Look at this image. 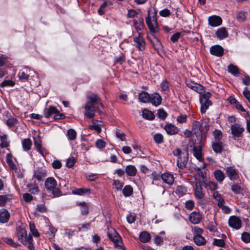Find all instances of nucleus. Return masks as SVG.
<instances>
[{
    "label": "nucleus",
    "mask_w": 250,
    "mask_h": 250,
    "mask_svg": "<svg viewBox=\"0 0 250 250\" xmlns=\"http://www.w3.org/2000/svg\"><path fill=\"white\" fill-rule=\"evenodd\" d=\"M161 178L165 183L171 185L174 182L173 175L169 173H165L161 175Z\"/></svg>",
    "instance_id": "nucleus-22"
},
{
    "label": "nucleus",
    "mask_w": 250,
    "mask_h": 250,
    "mask_svg": "<svg viewBox=\"0 0 250 250\" xmlns=\"http://www.w3.org/2000/svg\"><path fill=\"white\" fill-rule=\"evenodd\" d=\"M27 187L29 189V191L32 194H35L40 191L38 186L35 184H28Z\"/></svg>",
    "instance_id": "nucleus-46"
},
{
    "label": "nucleus",
    "mask_w": 250,
    "mask_h": 250,
    "mask_svg": "<svg viewBox=\"0 0 250 250\" xmlns=\"http://www.w3.org/2000/svg\"><path fill=\"white\" fill-rule=\"evenodd\" d=\"M193 155L200 162L204 160L202 154V148L200 146H194L193 148Z\"/></svg>",
    "instance_id": "nucleus-21"
},
{
    "label": "nucleus",
    "mask_w": 250,
    "mask_h": 250,
    "mask_svg": "<svg viewBox=\"0 0 250 250\" xmlns=\"http://www.w3.org/2000/svg\"><path fill=\"white\" fill-rule=\"evenodd\" d=\"M57 181L53 177L48 178L45 181V187L48 190L52 191L53 197L61 196L62 193L60 189L56 188Z\"/></svg>",
    "instance_id": "nucleus-2"
},
{
    "label": "nucleus",
    "mask_w": 250,
    "mask_h": 250,
    "mask_svg": "<svg viewBox=\"0 0 250 250\" xmlns=\"http://www.w3.org/2000/svg\"><path fill=\"white\" fill-rule=\"evenodd\" d=\"M34 75H36L37 79L39 78L38 75L36 73L35 71L31 70L27 67H25L20 70L18 74V77L20 81L22 82H24L29 79V77L32 78L34 77Z\"/></svg>",
    "instance_id": "nucleus-3"
},
{
    "label": "nucleus",
    "mask_w": 250,
    "mask_h": 250,
    "mask_svg": "<svg viewBox=\"0 0 250 250\" xmlns=\"http://www.w3.org/2000/svg\"><path fill=\"white\" fill-rule=\"evenodd\" d=\"M236 16V19L240 21H244L246 18V13L243 11L238 12Z\"/></svg>",
    "instance_id": "nucleus-58"
},
{
    "label": "nucleus",
    "mask_w": 250,
    "mask_h": 250,
    "mask_svg": "<svg viewBox=\"0 0 250 250\" xmlns=\"http://www.w3.org/2000/svg\"><path fill=\"white\" fill-rule=\"evenodd\" d=\"M139 239L142 242L146 243L150 240L151 236L147 231H142L139 235Z\"/></svg>",
    "instance_id": "nucleus-32"
},
{
    "label": "nucleus",
    "mask_w": 250,
    "mask_h": 250,
    "mask_svg": "<svg viewBox=\"0 0 250 250\" xmlns=\"http://www.w3.org/2000/svg\"><path fill=\"white\" fill-rule=\"evenodd\" d=\"M203 232V230L201 228L196 226L193 228V233L194 236H201Z\"/></svg>",
    "instance_id": "nucleus-62"
},
{
    "label": "nucleus",
    "mask_w": 250,
    "mask_h": 250,
    "mask_svg": "<svg viewBox=\"0 0 250 250\" xmlns=\"http://www.w3.org/2000/svg\"><path fill=\"white\" fill-rule=\"evenodd\" d=\"M187 116L186 115L181 114L177 117V121L180 124H182L186 123L187 122Z\"/></svg>",
    "instance_id": "nucleus-64"
},
{
    "label": "nucleus",
    "mask_w": 250,
    "mask_h": 250,
    "mask_svg": "<svg viewBox=\"0 0 250 250\" xmlns=\"http://www.w3.org/2000/svg\"><path fill=\"white\" fill-rule=\"evenodd\" d=\"M194 207V202L192 200H188L185 203V208L188 210H192Z\"/></svg>",
    "instance_id": "nucleus-61"
},
{
    "label": "nucleus",
    "mask_w": 250,
    "mask_h": 250,
    "mask_svg": "<svg viewBox=\"0 0 250 250\" xmlns=\"http://www.w3.org/2000/svg\"><path fill=\"white\" fill-rule=\"evenodd\" d=\"M91 190L90 188H80L75 189L73 192L74 194L79 195H84L89 194Z\"/></svg>",
    "instance_id": "nucleus-38"
},
{
    "label": "nucleus",
    "mask_w": 250,
    "mask_h": 250,
    "mask_svg": "<svg viewBox=\"0 0 250 250\" xmlns=\"http://www.w3.org/2000/svg\"><path fill=\"white\" fill-rule=\"evenodd\" d=\"M29 228L32 235L35 237H38L40 236V234L38 232L37 229H36L35 225L34 223H30Z\"/></svg>",
    "instance_id": "nucleus-54"
},
{
    "label": "nucleus",
    "mask_w": 250,
    "mask_h": 250,
    "mask_svg": "<svg viewBox=\"0 0 250 250\" xmlns=\"http://www.w3.org/2000/svg\"><path fill=\"white\" fill-rule=\"evenodd\" d=\"M210 96V93L208 92L200 96V102L201 104V112L202 114L205 113L208 107L212 104L211 101L209 100Z\"/></svg>",
    "instance_id": "nucleus-6"
},
{
    "label": "nucleus",
    "mask_w": 250,
    "mask_h": 250,
    "mask_svg": "<svg viewBox=\"0 0 250 250\" xmlns=\"http://www.w3.org/2000/svg\"><path fill=\"white\" fill-rule=\"evenodd\" d=\"M214 176L215 179L219 182H222L225 177L224 172L219 169L214 171Z\"/></svg>",
    "instance_id": "nucleus-34"
},
{
    "label": "nucleus",
    "mask_w": 250,
    "mask_h": 250,
    "mask_svg": "<svg viewBox=\"0 0 250 250\" xmlns=\"http://www.w3.org/2000/svg\"><path fill=\"white\" fill-rule=\"evenodd\" d=\"M146 24L150 31L153 33H155L158 31V23L156 18L155 16H153L151 19L150 16H148L146 18Z\"/></svg>",
    "instance_id": "nucleus-7"
},
{
    "label": "nucleus",
    "mask_w": 250,
    "mask_h": 250,
    "mask_svg": "<svg viewBox=\"0 0 250 250\" xmlns=\"http://www.w3.org/2000/svg\"><path fill=\"white\" fill-rule=\"evenodd\" d=\"M142 116L144 119L150 121L153 120L155 118L153 113L146 109L143 110Z\"/></svg>",
    "instance_id": "nucleus-35"
},
{
    "label": "nucleus",
    "mask_w": 250,
    "mask_h": 250,
    "mask_svg": "<svg viewBox=\"0 0 250 250\" xmlns=\"http://www.w3.org/2000/svg\"><path fill=\"white\" fill-rule=\"evenodd\" d=\"M228 72L233 75H236L239 74V69L238 67L232 64L228 66Z\"/></svg>",
    "instance_id": "nucleus-48"
},
{
    "label": "nucleus",
    "mask_w": 250,
    "mask_h": 250,
    "mask_svg": "<svg viewBox=\"0 0 250 250\" xmlns=\"http://www.w3.org/2000/svg\"><path fill=\"white\" fill-rule=\"evenodd\" d=\"M2 240L8 245L14 248H17L19 246V244L18 242H15L13 239L7 237H3Z\"/></svg>",
    "instance_id": "nucleus-44"
},
{
    "label": "nucleus",
    "mask_w": 250,
    "mask_h": 250,
    "mask_svg": "<svg viewBox=\"0 0 250 250\" xmlns=\"http://www.w3.org/2000/svg\"><path fill=\"white\" fill-rule=\"evenodd\" d=\"M230 129L232 136L237 138L242 137V134L245 131L244 127L238 124L231 125Z\"/></svg>",
    "instance_id": "nucleus-9"
},
{
    "label": "nucleus",
    "mask_w": 250,
    "mask_h": 250,
    "mask_svg": "<svg viewBox=\"0 0 250 250\" xmlns=\"http://www.w3.org/2000/svg\"><path fill=\"white\" fill-rule=\"evenodd\" d=\"M228 223L230 227L235 229H239L242 226L241 220L236 216L229 217Z\"/></svg>",
    "instance_id": "nucleus-10"
},
{
    "label": "nucleus",
    "mask_w": 250,
    "mask_h": 250,
    "mask_svg": "<svg viewBox=\"0 0 250 250\" xmlns=\"http://www.w3.org/2000/svg\"><path fill=\"white\" fill-rule=\"evenodd\" d=\"M17 236L19 241L24 245H27L28 241L33 240L32 236L27 233L26 229L20 226L17 227Z\"/></svg>",
    "instance_id": "nucleus-5"
},
{
    "label": "nucleus",
    "mask_w": 250,
    "mask_h": 250,
    "mask_svg": "<svg viewBox=\"0 0 250 250\" xmlns=\"http://www.w3.org/2000/svg\"><path fill=\"white\" fill-rule=\"evenodd\" d=\"M224 238H226V235L225 234H223L222 235V237H221L222 239H214V241H213L214 245L219 246V247H223L225 244V242L223 240V239Z\"/></svg>",
    "instance_id": "nucleus-49"
},
{
    "label": "nucleus",
    "mask_w": 250,
    "mask_h": 250,
    "mask_svg": "<svg viewBox=\"0 0 250 250\" xmlns=\"http://www.w3.org/2000/svg\"><path fill=\"white\" fill-rule=\"evenodd\" d=\"M213 150L216 153H221L223 149V145L221 142L217 141L214 143L212 146Z\"/></svg>",
    "instance_id": "nucleus-42"
},
{
    "label": "nucleus",
    "mask_w": 250,
    "mask_h": 250,
    "mask_svg": "<svg viewBox=\"0 0 250 250\" xmlns=\"http://www.w3.org/2000/svg\"><path fill=\"white\" fill-rule=\"evenodd\" d=\"M193 241H194V242L197 246H203V245H204L206 243V240L205 238L202 235L194 236Z\"/></svg>",
    "instance_id": "nucleus-37"
},
{
    "label": "nucleus",
    "mask_w": 250,
    "mask_h": 250,
    "mask_svg": "<svg viewBox=\"0 0 250 250\" xmlns=\"http://www.w3.org/2000/svg\"><path fill=\"white\" fill-rule=\"evenodd\" d=\"M202 219V215L198 212L193 211L189 216V220L193 224H199Z\"/></svg>",
    "instance_id": "nucleus-13"
},
{
    "label": "nucleus",
    "mask_w": 250,
    "mask_h": 250,
    "mask_svg": "<svg viewBox=\"0 0 250 250\" xmlns=\"http://www.w3.org/2000/svg\"><path fill=\"white\" fill-rule=\"evenodd\" d=\"M134 45L140 50L143 51L145 49L146 42L143 37H141V33H139L138 36L133 39Z\"/></svg>",
    "instance_id": "nucleus-12"
},
{
    "label": "nucleus",
    "mask_w": 250,
    "mask_h": 250,
    "mask_svg": "<svg viewBox=\"0 0 250 250\" xmlns=\"http://www.w3.org/2000/svg\"><path fill=\"white\" fill-rule=\"evenodd\" d=\"M45 175L46 171L43 168H38L34 170L33 176L39 181H42Z\"/></svg>",
    "instance_id": "nucleus-16"
},
{
    "label": "nucleus",
    "mask_w": 250,
    "mask_h": 250,
    "mask_svg": "<svg viewBox=\"0 0 250 250\" xmlns=\"http://www.w3.org/2000/svg\"><path fill=\"white\" fill-rule=\"evenodd\" d=\"M79 205L81 207V211L82 215H87L88 213V207L84 202L79 203Z\"/></svg>",
    "instance_id": "nucleus-50"
},
{
    "label": "nucleus",
    "mask_w": 250,
    "mask_h": 250,
    "mask_svg": "<svg viewBox=\"0 0 250 250\" xmlns=\"http://www.w3.org/2000/svg\"><path fill=\"white\" fill-rule=\"evenodd\" d=\"M95 145L98 148L102 149L105 147L106 143L103 140L98 139L96 142Z\"/></svg>",
    "instance_id": "nucleus-59"
},
{
    "label": "nucleus",
    "mask_w": 250,
    "mask_h": 250,
    "mask_svg": "<svg viewBox=\"0 0 250 250\" xmlns=\"http://www.w3.org/2000/svg\"><path fill=\"white\" fill-rule=\"evenodd\" d=\"M150 103H151L153 105L156 106H158L161 104L162 97L160 94L155 93L152 95H150Z\"/></svg>",
    "instance_id": "nucleus-18"
},
{
    "label": "nucleus",
    "mask_w": 250,
    "mask_h": 250,
    "mask_svg": "<svg viewBox=\"0 0 250 250\" xmlns=\"http://www.w3.org/2000/svg\"><path fill=\"white\" fill-rule=\"evenodd\" d=\"M194 194L195 197L197 199H202L204 198V194L203 192V188L199 184H196Z\"/></svg>",
    "instance_id": "nucleus-26"
},
{
    "label": "nucleus",
    "mask_w": 250,
    "mask_h": 250,
    "mask_svg": "<svg viewBox=\"0 0 250 250\" xmlns=\"http://www.w3.org/2000/svg\"><path fill=\"white\" fill-rule=\"evenodd\" d=\"M133 188L130 185L125 186L123 189V194L125 197H128L132 195Z\"/></svg>",
    "instance_id": "nucleus-45"
},
{
    "label": "nucleus",
    "mask_w": 250,
    "mask_h": 250,
    "mask_svg": "<svg viewBox=\"0 0 250 250\" xmlns=\"http://www.w3.org/2000/svg\"><path fill=\"white\" fill-rule=\"evenodd\" d=\"M10 214L7 210L2 208L0 210V222L6 223L9 220Z\"/></svg>",
    "instance_id": "nucleus-20"
},
{
    "label": "nucleus",
    "mask_w": 250,
    "mask_h": 250,
    "mask_svg": "<svg viewBox=\"0 0 250 250\" xmlns=\"http://www.w3.org/2000/svg\"><path fill=\"white\" fill-rule=\"evenodd\" d=\"M241 239L245 243H250V234L246 232H243L241 235Z\"/></svg>",
    "instance_id": "nucleus-57"
},
{
    "label": "nucleus",
    "mask_w": 250,
    "mask_h": 250,
    "mask_svg": "<svg viewBox=\"0 0 250 250\" xmlns=\"http://www.w3.org/2000/svg\"><path fill=\"white\" fill-rule=\"evenodd\" d=\"M188 153L186 152L178 157L177 165L179 168L184 169L186 167L188 161Z\"/></svg>",
    "instance_id": "nucleus-11"
},
{
    "label": "nucleus",
    "mask_w": 250,
    "mask_h": 250,
    "mask_svg": "<svg viewBox=\"0 0 250 250\" xmlns=\"http://www.w3.org/2000/svg\"><path fill=\"white\" fill-rule=\"evenodd\" d=\"M203 184L206 188L211 191H214L218 188V185L216 183L212 181H208L207 180L203 181Z\"/></svg>",
    "instance_id": "nucleus-23"
},
{
    "label": "nucleus",
    "mask_w": 250,
    "mask_h": 250,
    "mask_svg": "<svg viewBox=\"0 0 250 250\" xmlns=\"http://www.w3.org/2000/svg\"><path fill=\"white\" fill-rule=\"evenodd\" d=\"M155 40V42H154V46L155 49L157 51L160 50H162L163 48V45L160 40L155 36L154 37Z\"/></svg>",
    "instance_id": "nucleus-52"
},
{
    "label": "nucleus",
    "mask_w": 250,
    "mask_h": 250,
    "mask_svg": "<svg viewBox=\"0 0 250 250\" xmlns=\"http://www.w3.org/2000/svg\"><path fill=\"white\" fill-rule=\"evenodd\" d=\"M113 185L117 190H119L122 189L124 186V183L118 180H114Z\"/></svg>",
    "instance_id": "nucleus-55"
},
{
    "label": "nucleus",
    "mask_w": 250,
    "mask_h": 250,
    "mask_svg": "<svg viewBox=\"0 0 250 250\" xmlns=\"http://www.w3.org/2000/svg\"><path fill=\"white\" fill-rule=\"evenodd\" d=\"M153 139L155 142L157 144H162L164 142V137L162 134L158 133L153 136Z\"/></svg>",
    "instance_id": "nucleus-51"
},
{
    "label": "nucleus",
    "mask_w": 250,
    "mask_h": 250,
    "mask_svg": "<svg viewBox=\"0 0 250 250\" xmlns=\"http://www.w3.org/2000/svg\"><path fill=\"white\" fill-rule=\"evenodd\" d=\"M222 19L217 16H212L208 18V23L211 26H218L221 24Z\"/></svg>",
    "instance_id": "nucleus-17"
},
{
    "label": "nucleus",
    "mask_w": 250,
    "mask_h": 250,
    "mask_svg": "<svg viewBox=\"0 0 250 250\" xmlns=\"http://www.w3.org/2000/svg\"><path fill=\"white\" fill-rule=\"evenodd\" d=\"M192 130L195 134H202L201 125L199 121H195L192 124Z\"/></svg>",
    "instance_id": "nucleus-36"
},
{
    "label": "nucleus",
    "mask_w": 250,
    "mask_h": 250,
    "mask_svg": "<svg viewBox=\"0 0 250 250\" xmlns=\"http://www.w3.org/2000/svg\"><path fill=\"white\" fill-rule=\"evenodd\" d=\"M224 169L227 176L231 181H235L239 178V171L234 167H228Z\"/></svg>",
    "instance_id": "nucleus-8"
},
{
    "label": "nucleus",
    "mask_w": 250,
    "mask_h": 250,
    "mask_svg": "<svg viewBox=\"0 0 250 250\" xmlns=\"http://www.w3.org/2000/svg\"><path fill=\"white\" fill-rule=\"evenodd\" d=\"M107 235L110 240L114 243L115 247L123 249L122 238L114 229L108 228Z\"/></svg>",
    "instance_id": "nucleus-4"
},
{
    "label": "nucleus",
    "mask_w": 250,
    "mask_h": 250,
    "mask_svg": "<svg viewBox=\"0 0 250 250\" xmlns=\"http://www.w3.org/2000/svg\"><path fill=\"white\" fill-rule=\"evenodd\" d=\"M88 101L85 103L84 108L85 109L84 115L88 118L91 119L95 116V110L100 114L101 111L99 109L98 106H95L99 104L102 108H104V105L101 103L100 98L96 94L92 93L87 96Z\"/></svg>",
    "instance_id": "nucleus-1"
},
{
    "label": "nucleus",
    "mask_w": 250,
    "mask_h": 250,
    "mask_svg": "<svg viewBox=\"0 0 250 250\" xmlns=\"http://www.w3.org/2000/svg\"><path fill=\"white\" fill-rule=\"evenodd\" d=\"M58 112V109L53 106H49L44 110V116L46 118H49L53 114H56Z\"/></svg>",
    "instance_id": "nucleus-27"
},
{
    "label": "nucleus",
    "mask_w": 250,
    "mask_h": 250,
    "mask_svg": "<svg viewBox=\"0 0 250 250\" xmlns=\"http://www.w3.org/2000/svg\"><path fill=\"white\" fill-rule=\"evenodd\" d=\"M165 129L167 133L170 135H175L178 133L179 129L171 124H167L165 126Z\"/></svg>",
    "instance_id": "nucleus-19"
},
{
    "label": "nucleus",
    "mask_w": 250,
    "mask_h": 250,
    "mask_svg": "<svg viewBox=\"0 0 250 250\" xmlns=\"http://www.w3.org/2000/svg\"><path fill=\"white\" fill-rule=\"evenodd\" d=\"M32 144V141L30 139H24L22 142L23 149L25 151L30 150L31 149Z\"/></svg>",
    "instance_id": "nucleus-40"
},
{
    "label": "nucleus",
    "mask_w": 250,
    "mask_h": 250,
    "mask_svg": "<svg viewBox=\"0 0 250 250\" xmlns=\"http://www.w3.org/2000/svg\"><path fill=\"white\" fill-rule=\"evenodd\" d=\"M67 136L68 140L71 141L74 140L76 138L77 133L74 129H69L67 131Z\"/></svg>",
    "instance_id": "nucleus-47"
},
{
    "label": "nucleus",
    "mask_w": 250,
    "mask_h": 250,
    "mask_svg": "<svg viewBox=\"0 0 250 250\" xmlns=\"http://www.w3.org/2000/svg\"><path fill=\"white\" fill-rule=\"evenodd\" d=\"M229 103L233 105L237 109L241 111H245V109L241 105L239 102L234 98H230Z\"/></svg>",
    "instance_id": "nucleus-43"
},
{
    "label": "nucleus",
    "mask_w": 250,
    "mask_h": 250,
    "mask_svg": "<svg viewBox=\"0 0 250 250\" xmlns=\"http://www.w3.org/2000/svg\"><path fill=\"white\" fill-rule=\"evenodd\" d=\"M13 198V196L11 194L2 195L0 196V206H4L6 204L8 203Z\"/></svg>",
    "instance_id": "nucleus-29"
},
{
    "label": "nucleus",
    "mask_w": 250,
    "mask_h": 250,
    "mask_svg": "<svg viewBox=\"0 0 250 250\" xmlns=\"http://www.w3.org/2000/svg\"><path fill=\"white\" fill-rule=\"evenodd\" d=\"M125 171L128 176L133 177L136 174L137 169L134 166L128 165L126 167Z\"/></svg>",
    "instance_id": "nucleus-30"
},
{
    "label": "nucleus",
    "mask_w": 250,
    "mask_h": 250,
    "mask_svg": "<svg viewBox=\"0 0 250 250\" xmlns=\"http://www.w3.org/2000/svg\"><path fill=\"white\" fill-rule=\"evenodd\" d=\"M138 98L140 102L144 103H147L150 101V95L147 92L142 91L139 94Z\"/></svg>",
    "instance_id": "nucleus-25"
},
{
    "label": "nucleus",
    "mask_w": 250,
    "mask_h": 250,
    "mask_svg": "<svg viewBox=\"0 0 250 250\" xmlns=\"http://www.w3.org/2000/svg\"><path fill=\"white\" fill-rule=\"evenodd\" d=\"M213 197L216 201H217L218 207H220V206H222V204H224L225 200L222 197V195L220 194L218 191H214L213 192Z\"/></svg>",
    "instance_id": "nucleus-31"
},
{
    "label": "nucleus",
    "mask_w": 250,
    "mask_h": 250,
    "mask_svg": "<svg viewBox=\"0 0 250 250\" xmlns=\"http://www.w3.org/2000/svg\"><path fill=\"white\" fill-rule=\"evenodd\" d=\"M167 112L163 109H160L158 110V116L162 120H165L167 117Z\"/></svg>",
    "instance_id": "nucleus-60"
},
{
    "label": "nucleus",
    "mask_w": 250,
    "mask_h": 250,
    "mask_svg": "<svg viewBox=\"0 0 250 250\" xmlns=\"http://www.w3.org/2000/svg\"><path fill=\"white\" fill-rule=\"evenodd\" d=\"M15 84V83L11 80H4L3 82H1L0 83V86L1 87H6V86H13Z\"/></svg>",
    "instance_id": "nucleus-56"
},
{
    "label": "nucleus",
    "mask_w": 250,
    "mask_h": 250,
    "mask_svg": "<svg viewBox=\"0 0 250 250\" xmlns=\"http://www.w3.org/2000/svg\"><path fill=\"white\" fill-rule=\"evenodd\" d=\"M210 53L214 56L221 57L224 54V49L219 45H215L210 47Z\"/></svg>",
    "instance_id": "nucleus-14"
},
{
    "label": "nucleus",
    "mask_w": 250,
    "mask_h": 250,
    "mask_svg": "<svg viewBox=\"0 0 250 250\" xmlns=\"http://www.w3.org/2000/svg\"><path fill=\"white\" fill-rule=\"evenodd\" d=\"M231 189L235 194H242L243 189L240 186L234 184L231 186Z\"/></svg>",
    "instance_id": "nucleus-53"
},
{
    "label": "nucleus",
    "mask_w": 250,
    "mask_h": 250,
    "mask_svg": "<svg viewBox=\"0 0 250 250\" xmlns=\"http://www.w3.org/2000/svg\"><path fill=\"white\" fill-rule=\"evenodd\" d=\"M186 84L189 88L199 93H202L204 91V87L199 83L189 81L187 82Z\"/></svg>",
    "instance_id": "nucleus-15"
},
{
    "label": "nucleus",
    "mask_w": 250,
    "mask_h": 250,
    "mask_svg": "<svg viewBox=\"0 0 250 250\" xmlns=\"http://www.w3.org/2000/svg\"><path fill=\"white\" fill-rule=\"evenodd\" d=\"M134 24L137 32L143 29L144 26V19L140 18L138 20H134Z\"/></svg>",
    "instance_id": "nucleus-33"
},
{
    "label": "nucleus",
    "mask_w": 250,
    "mask_h": 250,
    "mask_svg": "<svg viewBox=\"0 0 250 250\" xmlns=\"http://www.w3.org/2000/svg\"><path fill=\"white\" fill-rule=\"evenodd\" d=\"M12 156L11 153H8L6 155V161L9 166V167L12 170H15V172H16L18 170V168L16 165L12 161Z\"/></svg>",
    "instance_id": "nucleus-28"
},
{
    "label": "nucleus",
    "mask_w": 250,
    "mask_h": 250,
    "mask_svg": "<svg viewBox=\"0 0 250 250\" xmlns=\"http://www.w3.org/2000/svg\"><path fill=\"white\" fill-rule=\"evenodd\" d=\"M75 163V158L73 157L69 158L66 161V166L68 167H72Z\"/></svg>",
    "instance_id": "nucleus-63"
},
{
    "label": "nucleus",
    "mask_w": 250,
    "mask_h": 250,
    "mask_svg": "<svg viewBox=\"0 0 250 250\" xmlns=\"http://www.w3.org/2000/svg\"><path fill=\"white\" fill-rule=\"evenodd\" d=\"M217 37L220 40H223L228 37V32L224 27L219 28L216 32Z\"/></svg>",
    "instance_id": "nucleus-24"
},
{
    "label": "nucleus",
    "mask_w": 250,
    "mask_h": 250,
    "mask_svg": "<svg viewBox=\"0 0 250 250\" xmlns=\"http://www.w3.org/2000/svg\"><path fill=\"white\" fill-rule=\"evenodd\" d=\"M175 192L179 197H181L187 193V188L183 186H178Z\"/></svg>",
    "instance_id": "nucleus-39"
},
{
    "label": "nucleus",
    "mask_w": 250,
    "mask_h": 250,
    "mask_svg": "<svg viewBox=\"0 0 250 250\" xmlns=\"http://www.w3.org/2000/svg\"><path fill=\"white\" fill-rule=\"evenodd\" d=\"M6 125L10 128L15 127L18 124V120L14 117H10L6 121Z\"/></svg>",
    "instance_id": "nucleus-41"
}]
</instances>
